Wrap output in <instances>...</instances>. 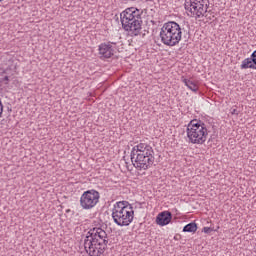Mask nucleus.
Segmentation results:
<instances>
[{
    "label": "nucleus",
    "mask_w": 256,
    "mask_h": 256,
    "mask_svg": "<svg viewBox=\"0 0 256 256\" xmlns=\"http://www.w3.org/2000/svg\"><path fill=\"white\" fill-rule=\"evenodd\" d=\"M109 235L101 227L90 228L84 239V249L89 256H101L107 251Z\"/></svg>",
    "instance_id": "nucleus-1"
},
{
    "label": "nucleus",
    "mask_w": 256,
    "mask_h": 256,
    "mask_svg": "<svg viewBox=\"0 0 256 256\" xmlns=\"http://www.w3.org/2000/svg\"><path fill=\"white\" fill-rule=\"evenodd\" d=\"M130 159L137 171H147L155 163V151L151 145L140 143L132 148Z\"/></svg>",
    "instance_id": "nucleus-2"
},
{
    "label": "nucleus",
    "mask_w": 256,
    "mask_h": 256,
    "mask_svg": "<svg viewBox=\"0 0 256 256\" xmlns=\"http://www.w3.org/2000/svg\"><path fill=\"white\" fill-rule=\"evenodd\" d=\"M143 10L135 7L126 8L120 13V21L124 31H130L132 35L137 36L141 33V25L143 24Z\"/></svg>",
    "instance_id": "nucleus-3"
},
{
    "label": "nucleus",
    "mask_w": 256,
    "mask_h": 256,
    "mask_svg": "<svg viewBox=\"0 0 256 256\" xmlns=\"http://www.w3.org/2000/svg\"><path fill=\"white\" fill-rule=\"evenodd\" d=\"M112 219L118 227H129L135 219L133 205L128 201L116 202L112 209Z\"/></svg>",
    "instance_id": "nucleus-4"
},
{
    "label": "nucleus",
    "mask_w": 256,
    "mask_h": 256,
    "mask_svg": "<svg viewBox=\"0 0 256 256\" xmlns=\"http://www.w3.org/2000/svg\"><path fill=\"white\" fill-rule=\"evenodd\" d=\"M183 37L181 25L175 21H169L163 24L160 31V39L163 45L167 47H175L179 45Z\"/></svg>",
    "instance_id": "nucleus-5"
},
{
    "label": "nucleus",
    "mask_w": 256,
    "mask_h": 256,
    "mask_svg": "<svg viewBox=\"0 0 256 256\" xmlns=\"http://www.w3.org/2000/svg\"><path fill=\"white\" fill-rule=\"evenodd\" d=\"M186 133L189 143L203 145L207 141V137H209V128H207L205 122L193 119L188 123Z\"/></svg>",
    "instance_id": "nucleus-6"
},
{
    "label": "nucleus",
    "mask_w": 256,
    "mask_h": 256,
    "mask_svg": "<svg viewBox=\"0 0 256 256\" xmlns=\"http://www.w3.org/2000/svg\"><path fill=\"white\" fill-rule=\"evenodd\" d=\"M99 199H101V194L99 191L95 189L86 190L80 197V207L86 211H89L96 207L97 203H99Z\"/></svg>",
    "instance_id": "nucleus-7"
},
{
    "label": "nucleus",
    "mask_w": 256,
    "mask_h": 256,
    "mask_svg": "<svg viewBox=\"0 0 256 256\" xmlns=\"http://www.w3.org/2000/svg\"><path fill=\"white\" fill-rule=\"evenodd\" d=\"M100 59H111L115 55V49L111 45V42L101 43L98 46Z\"/></svg>",
    "instance_id": "nucleus-8"
},
{
    "label": "nucleus",
    "mask_w": 256,
    "mask_h": 256,
    "mask_svg": "<svg viewBox=\"0 0 256 256\" xmlns=\"http://www.w3.org/2000/svg\"><path fill=\"white\" fill-rule=\"evenodd\" d=\"M173 221V213L171 211H162L156 216L155 223L159 225V227H165L169 225Z\"/></svg>",
    "instance_id": "nucleus-9"
},
{
    "label": "nucleus",
    "mask_w": 256,
    "mask_h": 256,
    "mask_svg": "<svg viewBox=\"0 0 256 256\" xmlns=\"http://www.w3.org/2000/svg\"><path fill=\"white\" fill-rule=\"evenodd\" d=\"M240 69H254L256 71V50L252 52L249 58L242 61Z\"/></svg>",
    "instance_id": "nucleus-10"
},
{
    "label": "nucleus",
    "mask_w": 256,
    "mask_h": 256,
    "mask_svg": "<svg viewBox=\"0 0 256 256\" xmlns=\"http://www.w3.org/2000/svg\"><path fill=\"white\" fill-rule=\"evenodd\" d=\"M205 3H209V0L198 1V11H197V19H200L207 13V9H205Z\"/></svg>",
    "instance_id": "nucleus-11"
},
{
    "label": "nucleus",
    "mask_w": 256,
    "mask_h": 256,
    "mask_svg": "<svg viewBox=\"0 0 256 256\" xmlns=\"http://www.w3.org/2000/svg\"><path fill=\"white\" fill-rule=\"evenodd\" d=\"M197 229L199 226L195 222H190L183 227L182 231L183 233H197Z\"/></svg>",
    "instance_id": "nucleus-12"
},
{
    "label": "nucleus",
    "mask_w": 256,
    "mask_h": 256,
    "mask_svg": "<svg viewBox=\"0 0 256 256\" xmlns=\"http://www.w3.org/2000/svg\"><path fill=\"white\" fill-rule=\"evenodd\" d=\"M199 11V2H193L192 8L190 9L191 17H195L197 19V12Z\"/></svg>",
    "instance_id": "nucleus-13"
},
{
    "label": "nucleus",
    "mask_w": 256,
    "mask_h": 256,
    "mask_svg": "<svg viewBox=\"0 0 256 256\" xmlns=\"http://www.w3.org/2000/svg\"><path fill=\"white\" fill-rule=\"evenodd\" d=\"M187 87L190 89V91H193V93H197L199 91V86H197L196 83L191 80Z\"/></svg>",
    "instance_id": "nucleus-14"
},
{
    "label": "nucleus",
    "mask_w": 256,
    "mask_h": 256,
    "mask_svg": "<svg viewBox=\"0 0 256 256\" xmlns=\"http://www.w3.org/2000/svg\"><path fill=\"white\" fill-rule=\"evenodd\" d=\"M186 11H189L191 13V9L193 7V0H190L189 2H186L184 5Z\"/></svg>",
    "instance_id": "nucleus-15"
},
{
    "label": "nucleus",
    "mask_w": 256,
    "mask_h": 256,
    "mask_svg": "<svg viewBox=\"0 0 256 256\" xmlns=\"http://www.w3.org/2000/svg\"><path fill=\"white\" fill-rule=\"evenodd\" d=\"M213 231H215V228H211V227H204L202 229L203 233H206V235H209L210 233H213Z\"/></svg>",
    "instance_id": "nucleus-16"
},
{
    "label": "nucleus",
    "mask_w": 256,
    "mask_h": 256,
    "mask_svg": "<svg viewBox=\"0 0 256 256\" xmlns=\"http://www.w3.org/2000/svg\"><path fill=\"white\" fill-rule=\"evenodd\" d=\"M0 83H4V85H7L9 83V76H4L0 79Z\"/></svg>",
    "instance_id": "nucleus-17"
},
{
    "label": "nucleus",
    "mask_w": 256,
    "mask_h": 256,
    "mask_svg": "<svg viewBox=\"0 0 256 256\" xmlns=\"http://www.w3.org/2000/svg\"><path fill=\"white\" fill-rule=\"evenodd\" d=\"M181 81L182 83H184V85H186V87L188 86L189 83H191V80L190 79H187L185 77H182L181 78Z\"/></svg>",
    "instance_id": "nucleus-18"
},
{
    "label": "nucleus",
    "mask_w": 256,
    "mask_h": 256,
    "mask_svg": "<svg viewBox=\"0 0 256 256\" xmlns=\"http://www.w3.org/2000/svg\"><path fill=\"white\" fill-rule=\"evenodd\" d=\"M3 109H4L3 101L0 98V119H1V117H3Z\"/></svg>",
    "instance_id": "nucleus-19"
},
{
    "label": "nucleus",
    "mask_w": 256,
    "mask_h": 256,
    "mask_svg": "<svg viewBox=\"0 0 256 256\" xmlns=\"http://www.w3.org/2000/svg\"><path fill=\"white\" fill-rule=\"evenodd\" d=\"M241 111L237 110V108H231V115H239Z\"/></svg>",
    "instance_id": "nucleus-20"
},
{
    "label": "nucleus",
    "mask_w": 256,
    "mask_h": 256,
    "mask_svg": "<svg viewBox=\"0 0 256 256\" xmlns=\"http://www.w3.org/2000/svg\"><path fill=\"white\" fill-rule=\"evenodd\" d=\"M180 239H181V235L180 234H176L174 236V241H180Z\"/></svg>",
    "instance_id": "nucleus-21"
},
{
    "label": "nucleus",
    "mask_w": 256,
    "mask_h": 256,
    "mask_svg": "<svg viewBox=\"0 0 256 256\" xmlns=\"http://www.w3.org/2000/svg\"><path fill=\"white\" fill-rule=\"evenodd\" d=\"M208 3H209V1L204 4V6H205L204 9H206V13H207V9H209V4Z\"/></svg>",
    "instance_id": "nucleus-22"
},
{
    "label": "nucleus",
    "mask_w": 256,
    "mask_h": 256,
    "mask_svg": "<svg viewBox=\"0 0 256 256\" xmlns=\"http://www.w3.org/2000/svg\"><path fill=\"white\" fill-rule=\"evenodd\" d=\"M199 1H200V0H194L193 2H195V3H199Z\"/></svg>",
    "instance_id": "nucleus-23"
},
{
    "label": "nucleus",
    "mask_w": 256,
    "mask_h": 256,
    "mask_svg": "<svg viewBox=\"0 0 256 256\" xmlns=\"http://www.w3.org/2000/svg\"><path fill=\"white\" fill-rule=\"evenodd\" d=\"M8 111H10V112H11V111H12V109H11V108H8Z\"/></svg>",
    "instance_id": "nucleus-24"
},
{
    "label": "nucleus",
    "mask_w": 256,
    "mask_h": 256,
    "mask_svg": "<svg viewBox=\"0 0 256 256\" xmlns=\"http://www.w3.org/2000/svg\"><path fill=\"white\" fill-rule=\"evenodd\" d=\"M200 1V3H203V0H199Z\"/></svg>",
    "instance_id": "nucleus-25"
},
{
    "label": "nucleus",
    "mask_w": 256,
    "mask_h": 256,
    "mask_svg": "<svg viewBox=\"0 0 256 256\" xmlns=\"http://www.w3.org/2000/svg\"><path fill=\"white\" fill-rule=\"evenodd\" d=\"M1 1H3V0H0V3H1Z\"/></svg>",
    "instance_id": "nucleus-26"
}]
</instances>
